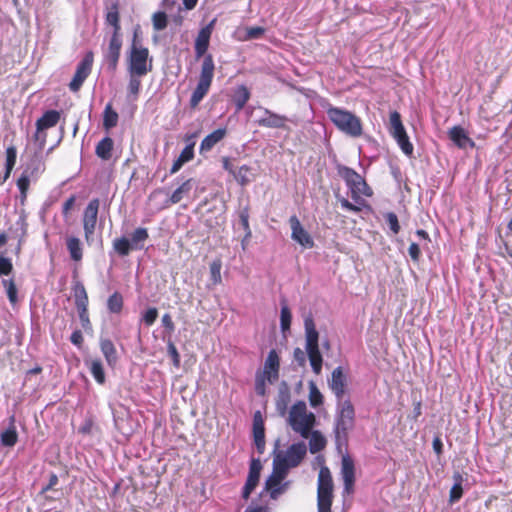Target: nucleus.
Instances as JSON below:
<instances>
[{
    "instance_id": "f257e3e1",
    "label": "nucleus",
    "mask_w": 512,
    "mask_h": 512,
    "mask_svg": "<svg viewBox=\"0 0 512 512\" xmlns=\"http://www.w3.org/2000/svg\"><path fill=\"white\" fill-rule=\"evenodd\" d=\"M215 20L201 28L194 43L196 59L203 57L198 83L190 98V107L195 109L210 90L215 63L212 54H207Z\"/></svg>"
},
{
    "instance_id": "f03ea898",
    "label": "nucleus",
    "mask_w": 512,
    "mask_h": 512,
    "mask_svg": "<svg viewBox=\"0 0 512 512\" xmlns=\"http://www.w3.org/2000/svg\"><path fill=\"white\" fill-rule=\"evenodd\" d=\"M338 174L345 181L351 192V198L356 203L353 204L346 198H339L341 207L350 212H360L362 207L368 206L362 196L371 197L373 195L372 188L359 173L350 167L340 166Z\"/></svg>"
},
{
    "instance_id": "7ed1b4c3",
    "label": "nucleus",
    "mask_w": 512,
    "mask_h": 512,
    "mask_svg": "<svg viewBox=\"0 0 512 512\" xmlns=\"http://www.w3.org/2000/svg\"><path fill=\"white\" fill-rule=\"evenodd\" d=\"M326 113L330 121L341 132L354 138L362 135L363 128L361 119L352 112L330 105Z\"/></svg>"
},
{
    "instance_id": "20e7f679",
    "label": "nucleus",
    "mask_w": 512,
    "mask_h": 512,
    "mask_svg": "<svg viewBox=\"0 0 512 512\" xmlns=\"http://www.w3.org/2000/svg\"><path fill=\"white\" fill-rule=\"evenodd\" d=\"M315 422V415L308 412L304 401H298L292 405L289 411L288 423L293 431L299 433L303 438H308Z\"/></svg>"
},
{
    "instance_id": "39448f33",
    "label": "nucleus",
    "mask_w": 512,
    "mask_h": 512,
    "mask_svg": "<svg viewBox=\"0 0 512 512\" xmlns=\"http://www.w3.org/2000/svg\"><path fill=\"white\" fill-rule=\"evenodd\" d=\"M306 352L311 368L316 375L322 371L323 358L319 349V333L311 316L304 320Z\"/></svg>"
},
{
    "instance_id": "423d86ee",
    "label": "nucleus",
    "mask_w": 512,
    "mask_h": 512,
    "mask_svg": "<svg viewBox=\"0 0 512 512\" xmlns=\"http://www.w3.org/2000/svg\"><path fill=\"white\" fill-rule=\"evenodd\" d=\"M126 70L147 75L153 70V57L146 46H129L126 53Z\"/></svg>"
},
{
    "instance_id": "0eeeda50",
    "label": "nucleus",
    "mask_w": 512,
    "mask_h": 512,
    "mask_svg": "<svg viewBox=\"0 0 512 512\" xmlns=\"http://www.w3.org/2000/svg\"><path fill=\"white\" fill-rule=\"evenodd\" d=\"M355 426V409L349 398L337 400L335 434L337 438H346Z\"/></svg>"
},
{
    "instance_id": "6e6552de",
    "label": "nucleus",
    "mask_w": 512,
    "mask_h": 512,
    "mask_svg": "<svg viewBox=\"0 0 512 512\" xmlns=\"http://www.w3.org/2000/svg\"><path fill=\"white\" fill-rule=\"evenodd\" d=\"M334 484L331 471L327 466H322L318 473L317 481V508L332 507Z\"/></svg>"
},
{
    "instance_id": "1a4fd4ad",
    "label": "nucleus",
    "mask_w": 512,
    "mask_h": 512,
    "mask_svg": "<svg viewBox=\"0 0 512 512\" xmlns=\"http://www.w3.org/2000/svg\"><path fill=\"white\" fill-rule=\"evenodd\" d=\"M74 303L78 312L81 326L85 331L92 329V323L89 316V297L84 284L80 281H76L72 286Z\"/></svg>"
},
{
    "instance_id": "9d476101",
    "label": "nucleus",
    "mask_w": 512,
    "mask_h": 512,
    "mask_svg": "<svg viewBox=\"0 0 512 512\" xmlns=\"http://www.w3.org/2000/svg\"><path fill=\"white\" fill-rule=\"evenodd\" d=\"M105 40H107V45L102 46L103 62L109 71L115 72L121 56L122 34H109Z\"/></svg>"
},
{
    "instance_id": "9b49d317",
    "label": "nucleus",
    "mask_w": 512,
    "mask_h": 512,
    "mask_svg": "<svg viewBox=\"0 0 512 512\" xmlns=\"http://www.w3.org/2000/svg\"><path fill=\"white\" fill-rule=\"evenodd\" d=\"M100 200L93 198L89 201L83 212L82 223L84 238L88 245L93 242V235L96 229Z\"/></svg>"
},
{
    "instance_id": "f8f14e48",
    "label": "nucleus",
    "mask_w": 512,
    "mask_h": 512,
    "mask_svg": "<svg viewBox=\"0 0 512 512\" xmlns=\"http://www.w3.org/2000/svg\"><path fill=\"white\" fill-rule=\"evenodd\" d=\"M93 62L94 54L92 51H88L82 60L78 63L75 74L69 83V89L72 92H78L81 89L84 81L88 78L92 71Z\"/></svg>"
},
{
    "instance_id": "ddd939ff",
    "label": "nucleus",
    "mask_w": 512,
    "mask_h": 512,
    "mask_svg": "<svg viewBox=\"0 0 512 512\" xmlns=\"http://www.w3.org/2000/svg\"><path fill=\"white\" fill-rule=\"evenodd\" d=\"M61 114L57 110H48L36 121V140L41 139V145L44 146L46 142V134L44 130L56 126L60 120Z\"/></svg>"
},
{
    "instance_id": "4468645a",
    "label": "nucleus",
    "mask_w": 512,
    "mask_h": 512,
    "mask_svg": "<svg viewBox=\"0 0 512 512\" xmlns=\"http://www.w3.org/2000/svg\"><path fill=\"white\" fill-rule=\"evenodd\" d=\"M291 228V238L304 248H313L314 241L311 235L304 229L296 215L289 218Z\"/></svg>"
},
{
    "instance_id": "2eb2a0df",
    "label": "nucleus",
    "mask_w": 512,
    "mask_h": 512,
    "mask_svg": "<svg viewBox=\"0 0 512 512\" xmlns=\"http://www.w3.org/2000/svg\"><path fill=\"white\" fill-rule=\"evenodd\" d=\"M280 371V358L275 349L269 351L267 358L264 363L262 371H258L260 375L267 378V382L270 384L275 383L279 379Z\"/></svg>"
},
{
    "instance_id": "dca6fc26",
    "label": "nucleus",
    "mask_w": 512,
    "mask_h": 512,
    "mask_svg": "<svg viewBox=\"0 0 512 512\" xmlns=\"http://www.w3.org/2000/svg\"><path fill=\"white\" fill-rule=\"evenodd\" d=\"M261 470V461L259 459L253 458L250 462L246 483L242 489V498L244 500H248L250 498L251 493L257 487L260 479Z\"/></svg>"
},
{
    "instance_id": "f3484780",
    "label": "nucleus",
    "mask_w": 512,
    "mask_h": 512,
    "mask_svg": "<svg viewBox=\"0 0 512 512\" xmlns=\"http://www.w3.org/2000/svg\"><path fill=\"white\" fill-rule=\"evenodd\" d=\"M328 386L337 400H343L347 392V377L341 366L336 367L328 380Z\"/></svg>"
},
{
    "instance_id": "a211bd4d",
    "label": "nucleus",
    "mask_w": 512,
    "mask_h": 512,
    "mask_svg": "<svg viewBox=\"0 0 512 512\" xmlns=\"http://www.w3.org/2000/svg\"><path fill=\"white\" fill-rule=\"evenodd\" d=\"M341 475L344 482V492L351 494L354 492L355 484V465L349 455H344L341 461Z\"/></svg>"
},
{
    "instance_id": "6ab92c4d",
    "label": "nucleus",
    "mask_w": 512,
    "mask_h": 512,
    "mask_svg": "<svg viewBox=\"0 0 512 512\" xmlns=\"http://www.w3.org/2000/svg\"><path fill=\"white\" fill-rule=\"evenodd\" d=\"M307 447L304 442L294 443L288 447L286 454L282 457L292 468L297 467L305 458Z\"/></svg>"
},
{
    "instance_id": "aec40b11",
    "label": "nucleus",
    "mask_w": 512,
    "mask_h": 512,
    "mask_svg": "<svg viewBox=\"0 0 512 512\" xmlns=\"http://www.w3.org/2000/svg\"><path fill=\"white\" fill-rule=\"evenodd\" d=\"M120 18V6L114 2L106 7L105 25L112 28L110 34H122Z\"/></svg>"
},
{
    "instance_id": "412c9836",
    "label": "nucleus",
    "mask_w": 512,
    "mask_h": 512,
    "mask_svg": "<svg viewBox=\"0 0 512 512\" xmlns=\"http://www.w3.org/2000/svg\"><path fill=\"white\" fill-rule=\"evenodd\" d=\"M265 117L260 118L257 122L259 126L266 128L285 129L286 123L289 120L285 115H280L264 109Z\"/></svg>"
},
{
    "instance_id": "4be33fe9",
    "label": "nucleus",
    "mask_w": 512,
    "mask_h": 512,
    "mask_svg": "<svg viewBox=\"0 0 512 512\" xmlns=\"http://www.w3.org/2000/svg\"><path fill=\"white\" fill-rule=\"evenodd\" d=\"M254 443L259 454L265 451V428L260 412H256L253 418Z\"/></svg>"
},
{
    "instance_id": "5701e85b",
    "label": "nucleus",
    "mask_w": 512,
    "mask_h": 512,
    "mask_svg": "<svg viewBox=\"0 0 512 512\" xmlns=\"http://www.w3.org/2000/svg\"><path fill=\"white\" fill-rule=\"evenodd\" d=\"M449 139L458 147L466 148L468 145L473 148L475 142L467 135L465 129L459 125L453 126L448 131Z\"/></svg>"
},
{
    "instance_id": "b1692460",
    "label": "nucleus",
    "mask_w": 512,
    "mask_h": 512,
    "mask_svg": "<svg viewBox=\"0 0 512 512\" xmlns=\"http://www.w3.org/2000/svg\"><path fill=\"white\" fill-rule=\"evenodd\" d=\"M227 135V129L224 128H218L214 130L212 133L208 134L200 144L199 152L200 154H204L206 152H209L213 149V147L218 144L220 141H222Z\"/></svg>"
},
{
    "instance_id": "393cba45",
    "label": "nucleus",
    "mask_w": 512,
    "mask_h": 512,
    "mask_svg": "<svg viewBox=\"0 0 512 512\" xmlns=\"http://www.w3.org/2000/svg\"><path fill=\"white\" fill-rule=\"evenodd\" d=\"M100 350L106 360V363L109 367L115 368L118 363V353L117 349L112 342V340L108 338H101L99 342Z\"/></svg>"
},
{
    "instance_id": "a878e982",
    "label": "nucleus",
    "mask_w": 512,
    "mask_h": 512,
    "mask_svg": "<svg viewBox=\"0 0 512 512\" xmlns=\"http://www.w3.org/2000/svg\"><path fill=\"white\" fill-rule=\"evenodd\" d=\"M193 187V179H187L184 181L174 192L171 194L170 198L166 200V206H171L179 203L185 196H187Z\"/></svg>"
},
{
    "instance_id": "bb28decb",
    "label": "nucleus",
    "mask_w": 512,
    "mask_h": 512,
    "mask_svg": "<svg viewBox=\"0 0 512 512\" xmlns=\"http://www.w3.org/2000/svg\"><path fill=\"white\" fill-rule=\"evenodd\" d=\"M66 247L69 252L70 258L79 262L83 258V248L79 238L70 236L66 238Z\"/></svg>"
},
{
    "instance_id": "cd10ccee",
    "label": "nucleus",
    "mask_w": 512,
    "mask_h": 512,
    "mask_svg": "<svg viewBox=\"0 0 512 512\" xmlns=\"http://www.w3.org/2000/svg\"><path fill=\"white\" fill-rule=\"evenodd\" d=\"M250 97L251 93L245 85H240L236 88L233 95V103L235 104L236 112H239L244 108Z\"/></svg>"
},
{
    "instance_id": "c85d7f7f",
    "label": "nucleus",
    "mask_w": 512,
    "mask_h": 512,
    "mask_svg": "<svg viewBox=\"0 0 512 512\" xmlns=\"http://www.w3.org/2000/svg\"><path fill=\"white\" fill-rule=\"evenodd\" d=\"M127 73L129 76L127 91H128L129 96H131L134 100H136L138 98V95L140 93L141 86H142L141 79L143 77H145L146 75H143L140 73L135 74L133 72H127Z\"/></svg>"
},
{
    "instance_id": "c756f323",
    "label": "nucleus",
    "mask_w": 512,
    "mask_h": 512,
    "mask_svg": "<svg viewBox=\"0 0 512 512\" xmlns=\"http://www.w3.org/2000/svg\"><path fill=\"white\" fill-rule=\"evenodd\" d=\"M389 132L393 138L406 133L405 127L402 123L401 115L398 111H393L390 113Z\"/></svg>"
},
{
    "instance_id": "7c9ffc66",
    "label": "nucleus",
    "mask_w": 512,
    "mask_h": 512,
    "mask_svg": "<svg viewBox=\"0 0 512 512\" xmlns=\"http://www.w3.org/2000/svg\"><path fill=\"white\" fill-rule=\"evenodd\" d=\"M309 450L312 454H316L322 451L327 444L325 437L321 434L320 431H310L309 435Z\"/></svg>"
},
{
    "instance_id": "2f4dec72",
    "label": "nucleus",
    "mask_w": 512,
    "mask_h": 512,
    "mask_svg": "<svg viewBox=\"0 0 512 512\" xmlns=\"http://www.w3.org/2000/svg\"><path fill=\"white\" fill-rule=\"evenodd\" d=\"M113 145V140L110 137H104L96 146V155L103 160H109L112 156Z\"/></svg>"
},
{
    "instance_id": "473e14b6",
    "label": "nucleus",
    "mask_w": 512,
    "mask_h": 512,
    "mask_svg": "<svg viewBox=\"0 0 512 512\" xmlns=\"http://www.w3.org/2000/svg\"><path fill=\"white\" fill-rule=\"evenodd\" d=\"M107 310L112 314H120L124 307V299L120 292L115 291L107 299Z\"/></svg>"
},
{
    "instance_id": "72a5a7b5",
    "label": "nucleus",
    "mask_w": 512,
    "mask_h": 512,
    "mask_svg": "<svg viewBox=\"0 0 512 512\" xmlns=\"http://www.w3.org/2000/svg\"><path fill=\"white\" fill-rule=\"evenodd\" d=\"M454 484L450 489L449 502L455 503L459 501L463 495V476L459 472H455L453 475Z\"/></svg>"
},
{
    "instance_id": "f704fd0d",
    "label": "nucleus",
    "mask_w": 512,
    "mask_h": 512,
    "mask_svg": "<svg viewBox=\"0 0 512 512\" xmlns=\"http://www.w3.org/2000/svg\"><path fill=\"white\" fill-rule=\"evenodd\" d=\"M17 159V149L14 146H9L6 149V163H5V174L3 180L0 181V185H2L11 175V172L16 164Z\"/></svg>"
},
{
    "instance_id": "c9c22d12",
    "label": "nucleus",
    "mask_w": 512,
    "mask_h": 512,
    "mask_svg": "<svg viewBox=\"0 0 512 512\" xmlns=\"http://www.w3.org/2000/svg\"><path fill=\"white\" fill-rule=\"evenodd\" d=\"M118 118V113L113 110L112 105L107 104L103 113V127L106 130L114 128L118 123Z\"/></svg>"
},
{
    "instance_id": "e433bc0d",
    "label": "nucleus",
    "mask_w": 512,
    "mask_h": 512,
    "mask_svg": "<svg viewBox=\"0 0 512 512\" xmlns=\"http://www.w3.org/2000/svg\"><path fill=\"white\" fill-rule=\"evenodd\" d=\"M18 441V433L16 427L11 425L0 434V442L4 447H13Z\"/></svg>"
},
{
    "instance_id": "4c0bfd02",
    "label": "nucleus",
    "mask_w": 512,
    "mask_h": 512,
    "mask_svg": "<svg viewBox=\"0 0 512 512\" xmlns=\"http://www.w3.org/2000/svg\"><path fill=\"white\" fill-rule=\"evenodd\" d=\"M113 248L119 256H127L131 250H135L130 240L126 237H120L113 240Z\"/></svg>"
},
{
    "instance_id": "58836bf2",
    "label": "nucleus",
    "mask_w": 512,
    "mask_h": 512,
    "mask_svg": "<svg viewBox=\"0 0 512 512\" xmlns=\"http://www.w3.org/2000/svg\"><path fill=\"white\" fill-rule=\"evenodd\" d=\"M90 373L98 384H104L106 381L105 371L100 359H94L90 362Z\"/></svg>"
},
{
    "instance_id": "ea45409f",
    "label": "nucleus",
    "mask_w": 512,
    "mask_h": 512,
    "mask_svg": "<svg viewBox=\"0 0 512 512\" xmlns=\"http://www.w3.org/2000/svg\"><path fill=\"white\" fill-rule=\"evenodd\" d=\"M197 137V133H193L191 135H186L185 142L187 143L184 149L181 151L179 157L183 159L186 163L191 161L194 158V139Z\"/></svg>"
},
{
    "instance_id": "a19ab883",
    "label": "nucleus",
    "mask_w": 512,
    "mask_h": 512,
    "mask_svg": "<svg viewBox=\"0 0 512 512\" xmlns=\"http://www.w3.org/2000/svg\"><path fill=\"white\" fill-rule=\"evenodd\" d=\"M252 168L248 165L240 166L234 173L233 177L241 186H246L252 180Z\"/></svg>"
},
{
    "instance_id": "79ce46f5",
    "label": "nucleus",
    "mask_w": 512,
    "mask_h": 512,
    "mask_svg": "<svg viewBox=\"0 0 512 512\" xmlns=\"http://www.w3.org/2000/svg\"><path fill=\"white\" fill-rule=\"evenodd\" d=\"M149 238V234L146 228H136L131 235V244L135 250L143 248V242Z\"/></svg>"
},
{
    "instance_id": "37998d69",
    "label": "nucleus",
    "mask_w": 512,
    "mask_h": 512,
    "mask_svg": "<svg viewBox=\"0 0 512 512\" xmlns=\"http://www.w3.org/2000/svg\"><path fill=\"white\" fill-rule=\"evenodd\" d=\"M41 163L38 160H33L28 163L20 176H26L27 179L36 180L41 173Z\"/></svg>"
},
{
    "instance_id": "c03bdc74",
    "label": "nucleus",
    "mask_w": 512,
    "mask_h": 512,
    "mask_svg": "<svg viewBox=\"0 0 512 512\" xmlns=\"http://www.w3.org/2000/svg\"><path fill=\"white\" fill-rule=\"evenodd\" d=\"M3 286L6 289L7 297L9 302L14 305L18 301V289L13 279H4L2 281Z\"/></svg>"
},
{
    "instance_id": "a18cd8bd",
    "label": "nucleus",
    "mask_w": 512,
    "mask_h": 512,
    "mask_svg": "<svg viewBox=\"0 0 512 512\" xmlns=\"http://www.w3.org/2000/svg\"><path fill=\"white\" fill-rule=\"evenodd\" d=\"M152 25L155 31H162L168 26L167 14L163 11H157L152 15Z\"/></svg>"
},
{
    "instance_id": "49530a36",
    "label": "nucleus",
    "mask_w": 512,
    "mask_h": 512,
    "mask_svg": "<svg viewBox=\"0 0 512 512\" xmlns=\"http://www.w3.org/2000/svg\"><path fill=\"white\" fill-rule=\"evenodd\" d=\"M221 269L222 261L220 258L213 260L210 264V275L214 285H218L222 282Z\"/></svg>"
},
{
    "instance_id": "de8ad7c7",
    "label": "nucleus",
    "mask_w": 512,
    "mask_h": 512,
    "mask_svg": "<svg viewBox=\"0 0 512 512\" xmlns=\"http://www.w3.org/2000/svg\"><path fill=\"white\" fill-rule=\"evenodd\" d=\"M401 148L402 152L406 154L407 156H411L413 154V144L410 142L409 137L407 133H404L402 135L396 136L394 138Z\"/></svg>"
},
{
    "instance_id": "09e8293b",
    "label": "nucleus",
    "mask_w": 512,
    "mask_h": 512,
    "mask_svg": "<svg viewBox=\"0 0 512 512\" xmlns=\"http://www.w3.org/2000/svg\"><path fill=\"white\" fill-rule=\"evenodd\" d=\"M291 321H292L291 311L287 305H283L281 307V312H280V327H281L282 332H286L290 329Z\"/></svg>"
},
{
    "instance_id": "8fccbe9b",
    "label": "nucleus",
    "mask_w": 512,
    "mask_h": 512,
    "mask_svg": "<svg viewBox=\"0 0 512 512\" xmlns=\"http://www.w3.org/2000/svg\"><path fill=\"white\" fill-rule=\"evenodd\" d=\"M289 468H292L288 465L287 462L283 458L278 457L274 461V468L272 474L279 476L280 478H285Z\"/></svg>"
},
{
    "instance_id": "3c124183",
    "label": "nucleus",
    "mask_w": 512,
    "mask_h": 512,
    "mask_svg": "<svg viewBox=\"0 0 512 512\" xmlns=\"http://www.w3.org/2000/svg\"><path fill=\"white\" fill-rule=\"evenodd\" d=\"M30 182L31 180L30 179H27L26 176H20L18 179H17V187L20 191V198H21V202L24 203V201L27 199V195H28V190H29V187H30Z\"/></svg>"
},
{
    "instance_id": "603ef678",
    "label": "nucleus",
    "mask_w": 512,
    "mask_h": 512,
    "mask_svg": "<svg viewBox=\"0 0 512 512\" xmlns=\"http://www.w3.org/2000/svg\"><path fill=\"white\" fill-rule=\"evenodd\" d=\"M30 182L31 180L30 179H27L26 176H20L18 179H17V187L20 191V198H21V202L24 203V201L27 199V195H28V190H29V187H30Z\"/></svg>"
},
{
    "instance_id": "864d4df0",
    "label": "nucleus",
    "mask_w": 512,
    "mask_h": 512,
    "mask_svg": "<svg viewBox=\"0 0 512 512\" xmlns=\"http://www.w3.org/2000/svg\"><path fill=\"white\" fill-rule=\"evenodd\" d=\"M309 402L312 407H318L323 403V395L314 384L310 387Z\"/></svg>"
},
{
    "instance_id": "5fc2aeb1",
    "label": "nucleus",
    "mask_w": 512,
    "mask_h": 512,
    "mask_svg": "<svg viewBox=\"0 0 512 512\" xmlns=\"http://www.w3.org/2000/svg\"><path fill=\"white\" fill-rule=\"evenodd\" d=\"M245 32H246V34H245L244 40H253V39L261 38L265 33V29L260 26H253V27H247L245 29Z\"/></svg>"
},
{
    "instance_id": "6e6d98bb",
    "label": "nucleus",
    "mask_w": 512,
    "mask_h": 512,
    "mask_svg": "<svg viewBox=\"0 0 512 512\" xmlns=\"http://www.w3.org/2000/svg\"><path fill=\"white\" fill-rule=\"evenodd\" d=\"M385 220L387 224L389 225L390 230L394 234H398L401 227L398 221V217L394 212H388L385 214Z\"/></svg>"
},
{
    "instance_id": "4d7b16f0",
    "label": "nucleus",
    "mask_w": 512,
    "mask_h": 512,
    "mask_svg": "<svg viewBox=\"0 0 512 512\" xmlns=\"http://www.w3.org/2000/svg\"><path fill=\"white\" fill-rule=\"evenodd\" d=\"M158 317V310L155 307L148 308L142 316V320L146 326H151L155 323Z\"/></svg>"
},
{
    "instance_id": "13d9d810",
    "label": "nucleus",
    "mask_w": 512,
    "mask_h": 512,
    "mask_svg": "<svg viewBox=\"0 0 512 512\" xmlns=\"http://www.w3.org/2000/svg\"><path fill=\"white\" fill-rule=\"evenodd\" d=\"M266 381L267 378L260 375V373H256L255 376V391L257 395L264 396L266 394Z\"/></svg>"
},
{
    "instance_id": "bf43d9fd",
    "label": "nucleus",
    "mask_w": 512,
    "mask_h": 512,
    "mask_svg": "<svg viewBox=\"0 0 512 512\" xmlns=\"http://www.w3.org/2000/svg\"><path fill=\"white\" fill-rule=\"evenodd\" d=\"M167 351L169 356L172 358L173 366L175 368L180 367V354L172 341L167 344Z\"/></svg>"
},
{
    "instance_id": "052dcab7",
    "label": "nucleus",
    "mask_w": 512,
    "mask_h": 512,
    "mask_svg": "<svg viewBox=\"0 0 512 512\" xmlns=\"http://www.w3.org/2000/svg\"><path fill=\"white\" fill-rule=\"evenodd\" d=\"M239 219L240 223L243 227V229L247 232V234H250V226H249V208L245 207L243 208L239 213Z\"/></svg>"
},
{
    "instance_id": "680f3d73",
    "label": "nucleus",
    "mask_w": 512,
    "mask_h": 512,
    "mask_svg": "<svg viewBox=\"0 0 512 512\" xmlns=\"http://www.w3.org/2000/svg\"><path fill=\"white\" fill-rule=\"evenodd\" d=\"M13 270L12 262L9 258L0 257V275H9Z\"/></svg>"
},
{
    "instance_id": "e2e57ef3",
    "label": "nucleus",
    "mask_w": 512,
    "mask_h": 512,
    "mask_svg": "<svg viewBox=\"0 0 512 512\" xmlns=\"http://www.w3.org/2000/svg\"><path fill=\"white\" fill-rule=\"evenodd\" d=\"M409 256L414 263H418L421 257V250L417 243L412 242L408 248Z\"/></svg>"
},
{
    "instance_id": "0e129e2a",
    "label": "nucleus",
    "mask_w": 512,
    "mask_h": 512,
    "mask_svg": "<svg viewBox=\"0 0 512 512\" xmlns=\"http://www.w3.org/2000/svg\"><path fill=\"white\" fill-rule=\"evenodd\" d=\"M162 325L163 327L165 328V330L171 334L172 332H174L175 330V324L172 320V316L169 314V313H165L163 316H162Z\"/></svg>"
},
{
    "instance_id": "69168bd1",
    "label": "nucleus",
    "mask_w": 512,
    "mask_h": 512,
    "mask_svg": "<svg viewBox=\"0 0 512 512\" xmlns=\"http://www.w3.org/2000/svg\"><path fill=\"white\" fill-rule=\"evenodd\" d=\"M284 478H280L277 475L271 474L269 478L266 480L265 489H270L272 487H281L283 486L281 483Z\"/></svg>"
},
{
    "instance_id": "338daca9",
    "label": "nucleus",
    "mask_w": 512,
    "mask_h": 512,
    "mask_svg": "<svg viewBox=\"0 0 512 512\" xmlns=\"http://www.w3.org/2000/svg\"><path fill=\"white\" fill-rule=\"evenodd\" d=\"M58 476L55 474V473H51L50 476H49V482L47 485H45L42 489H41V494H46L48 491L54 489V487L58 484Z\"/></svg>"
},
{
    "instance_id": "774afa93",
    "label": "nucleus",
    "mask_w": 512,
    "mask_h": 512,
    "mask_svg": "<svg viewBox=\"0 0 512 512\" xmlns=\"http://www.w3.org/2000/svg\"><path fill=\"white\" fill-rule=\"evenodd\" d=\"M70 341L72 344L80 348L84 342L82 332L80 330H75L70 336Z\"/></svg>"
}]
</instances>
